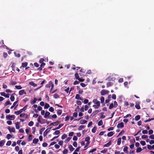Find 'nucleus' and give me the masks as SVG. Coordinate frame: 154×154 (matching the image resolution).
I'll return each mask as SVG.
<instances>
[{"mask_svg":"<svg viewBox=\"0 0 154 154\" xmlns=\"http://www.w3.org/2000/svg\"><path fill=\"white\" fill-rule=\"evenodd\" d=\"M28 106L27 105H26L24 106L23 109H20L19 111H15L14 112V113L16 114L17 115H18L21 113H22L23 111H25L27 108V106Z\"/></svg>","mask_w":154,"mask_h":154,"instance_id":"obj_1","label":"nucleus"},{"mask_svg":"<svg viewBox=\"0 0 154 154\" xmlns=\"http://www.w3.org/2000/svg\"><path fill=\"white\" fill-rule=\"evenodd\" d=\"M54 86V85L52 83L51 81H49L48 82V83L45 86L46 87V88H50L51 87V88L50 90V92H51V90H52V89L53 88Z\"/></svg>","mask_w":154,"mask_h":154,"instance_id":"obj_2","label":"nucleus"},{"mask_svg":"<svg viewBox=\"0 0 154 154\" xmlns=\"http://www.w3.org/2000/svg\"><path fill=\"white\" fill-rule=\"evenodd\" d=\"M6 118L10 120H14L15 117V116L14 115H8L6 116Z\"/></svg>","mask_w":154,"mask_h":154,"instance_id":"obj_3","label":"nucleus"},{"mask_svg":"<svg viewBox=\"0 0 154 154\" xmlns=\"http://www.w3.org/2000/svg\"><path fill=\"white\" fill-rule=\"evenodd\" d=\"M109 91H106L103 89L100 92L101 94L102 95H104L106 94H108L109 93Z\"/></svg>","mask_w":154,"mask_h":154,"instance_id":"obj_4","label":"nucleus"},{"mask_svg":"<svg viewBox=\"0 0 154 154\" xmlns=\"http://www.w3.org/2000/svg\"><path fill=\"white\" fill-rule=\"evenodd\" d=\"M28 65V63L26 62L22 63V65L20 66V68L22 69L24 67H26Z\"/></svg>","mask_w":154,"mask_h":154,"instance_id":"obj_5","label":"nucleus"},{"mask_svg":"<svg viewBox=\"0 0 154 154\" xmlns=\"http://www.w3.org/2000/svg\"><path fill=\"white\" fill-rule=\"evenodd\" d=\"M124 125L123 122L118 123L117 125V127L119 128H122L124 127Z\"/></svg>","mask_w":154,"mask_h":154,"instance_id":"obj_6","label":"nucleus"},{"mask_svg":"<svg viewBox=\"0 0 154 154\" xmlns=\"http://www.w3.org/2000/svg\"><path fill=\"white\" fill-rule=\"evenodd\" d=\"M8 128L10 133L11 132H15V129L13 127L11 128L9 126L8 127Z\"/></svg>","mask_w":154,"mask_h":154,"instance_id":"obj_7","label":"nucleus"},{"mask_svg":"<svg viewBox=\"0 0 154 154\" xmlns=\"http://www.w3.org/2000/svg\"><path fill=\"white\" fill-rule=\"evenodd\" d=\"M20 124V122H17L15 123L16 128L17 129H18L20 128L19 125Z\"/></svg>","mask_w":154,"mask_h":154,"instance_id":"obj_8","label":"nucleus"},{"mask_svg":"<svg viewBox=\"0 0 154 154\" xmlns=\"http://www.w3.org/2000/svg\"><path fill=\"white\" fill-rule=\"evenodd\" d=\"M24 94H26V93L25 92L24 90H22L19 91V94L20 95H23Z\"/></svg>","mask_w":154,"mask_h":154,"instance_id":"obj_9","label":"nucleus"},{"mask_svg":"<svg viewBox=\"0 0 154 154\" xmlns=\"http://www.w3.org/2000/svg\"><path fill=\"white\" fill-rule=\"evenodd\" d=\"M128 147L126 146H125V147L123 149V151L127 154H128Z\"/></svg>","mask_w":154,"mask_h":154,"instance_id":"obj_10","label":"nucleus"},{"mask_svg":"<svg viewBox=\"0 0 154 154\" xmlns=\"http://www.w3.org/2000/svg\"><path fill=\"white\" fill-rule=\"evenodd\" d=\"M5 140H2L0 141V146H2L5 143Z\"/></svg>","mask_w":154,"mask_h":154,"instance_id":"obj_11","label":"nucleus"},{"mask_svg":"<svg viewBox=\"0 0 154 154\" xmlns=\"http://www.w3.org/2000/svg\"><path fill=\"white\" fill-rule=\"evenodd\" d=\"M111 144V140L108 143L106 144L104 146V147H108Z\"/></svg>","mask_w":154,"mask_h":154,"instance_id":"obj_12","label":"nucleus"},{"mask_svg":"<svg viewBox=\"0 0 154 154\" xmlns=\"http://www.w3.org/2000/svg\"><path fill=\"white\" fill-rule=\"evenodd\" d=\"M114 134V133L113 131H110L107 134V136L109 137L112 136Z\"/></svg>","mask_w":154,"mask_h":154,"instance_id":"obj_13","label":"nucleus"},{"mask_svg":"<svg viewBox=\"0 0 154 154\" xmlns=\"http://www.w3.org/2000/svg\"><path fill=\"white\" fill-rule=\"evenodd\" d=\"M37 99L36 98H34V99L33 100H31L30 103L32 104H33L36 103Z\"/></svg>","mask_w":154,"mask_h":154,"instance_id":"obj_14","label":"nucleus"},{"mask_svg":"<svg viewBox=\"0 0 154 154\" xmlns=\"http://www.w3.org/2000/svg\"><path fill=\"white\" fill-rule=\"evenodd\" d=\"M48 129L49 128L46 129V130L44 132L43 135L44 137H45L46 136L48 133L49 131V130Z\"/></svg>","mask_w":154,"mask_h":154,"instance_id":"obj_15","label":"nucleus"},{"mask_svg":"<svg viewBox=\"0 0 154 154\" xmlns=\"http://www.w3.org/2000/svg\"><path fill=\"white\" fill-rule=\"evenodd\" d=\"M68 148L70 151H72L74 149V148H73L72 145H70L69 146Z\"/></svg>","mask_w":154,"mask_h":154,"instance_id":"obj_16","label":"nucleus"},{"mask_svg":"<svg viewBox=\"0 0 154 154\" xmlns=\"http://www.w3.org/2000/svg\"><path fill=\"white\" fill-rule=\"evenodd\" d=\"M50 114V113L48 111H46L44 117L45 118H46L47 117L49 116Z\"/></svg>","mask_w":154,"mask_h":154,"instance_id":"obj_17","label":"nucleus"},{"mask_svg":"<svg viewBox=\"0 0 154 154\" xmlns=\"http://www.w3.org/2000/svg\"><path fill=\"white\" fill-rule=\"evenodd\" d=\"M29 84L33 87H36L37 86V85L35 84L33 82H29Z\"/></svg>","mask_w":154,"mask_h":154,"instance_id":"obj_18","label":"nucleus"},{"mask_svg":"<svg viewBox=\"0 0 154 154\" xmlns=\"http://www.w3.org/2000/svg\"><path fill=\"white\" fill-rule=\"evenodd\" d=\"M138 104H137V102L136 103V104L135 105V107L136 108V109H140V106L139 105V102H138Z\"/></svg>","mask_w":154,"mask_h":154,"instance_id":"obj_19","label":"nucleus"},{"mask_svg":"<svg viewBox=\"0 0 154 154\" xmlns=\"http://www.w3.org/2000/svg\"><path fill=\"white\" fill-rule=\"evenodd\" d=\"M87 121L85 120H81L80 122V123L81 124H83L86 123Z\"/></svg>","mask_w":154,"mask_h":154,"instance_id":"obj_20","label":"nucleus"},{"mask_svg":"<svg viewBox=\"0 0 154 154\" xmlns=\"http://www.w3.org/2000/svg\"><path fill=\"white\" fill-rule=\"evenodd\" d=\"M38 141V139L34 138L33 140V143L34 144L37 143Z\"/></svg>","mask_w":154,"mask_h":154,"instance_id":"obj_21","label":"nucleus"},{"mask_svg":"<svg viewBox=\"0 0 154 154\" xmlns=\"http://www.w3.org/2000/svg\"><path fill=\"white\" fill-rule=\"evenodd\" d=\"M97 129V127L96 126H94L92 129V132L93 133H95Z\"/></svg>","mask_w":154,"mask_h":154,"instance_id":"obj_22","label":"nucleus"},{"mask_svg":"<svg viewBox=\"0 0 154 154\" xmlns=\"http://www.w3.org/2000/svg\"><path fill=\"white\" fill-rule=\"evenodd\" d=\"M11 103H10V101L8 100H7L5 103V106H6L8 105H11Z\"/></svg>","mask_w":154,"mask_h":154,"instance_id":"obj_23","label":"nucleus"},{"mask_svg":"<svg viewBox=\"0 0 154 154\" xmlns=\"http://www.w3.org/2000/svg\"><path fill=\"white\" fill-rule=\"evenodd\" d=\"M75 98L77 100H81V98L80 97V95L79 94H76L75 97Z\"/></svg>","mask_w":154,"mask_h":154,"instance_id":"obj_24","label":"nucleus"},{"mask_svg":"<svg viewBox=\"0 0 154 154\" xmlns=\"http://www.w3.org/2000/svg\"><path fill=\"white\" fill-rule=\"evenodd\" d=\"M121 138L120 137L118 139L117 141V145H120L121 143Z\"/></svg>","mask_w":154,"mask_h":154,"instance_id":"obj_25","label":"nucleus"},{"mask_svg":"<svg viewBox=\"0 0 154 154\" xmlns=\"http://www.w3.org/2000/svg\"><path fill=\"white\" fill-rule=\"evenodd\" d=\"M85 127V126L82 125H81L78 128V129L79 131H80L82 130V129L84 128Z\"/></svg>","mask_w":154,"mask_h":154,"instance_id":"obj_26","label":"nucleus"},{"mask_svg":"<svg viewBox=\"0 0 154 154\" xmlns=\"http://www.w3.org/2000/svg\"><path fill=\"white\" fill-rule=\"evenodd\" d=\"M104 114V112H101L100 113L101 116H100V118L101 119H103L105 118V116L104 115H103Z\"/></svg>","mask_w":154,"mask_h":154,"instance_id":"obj_27","label":"nucleus"},{"mask_svg":"<svg viewBox=\"0 0 154 154\" xmlns=\"http://www.w3.org/2000/svg\"><path fill=\"white\" fill-rule=\"evenodd\" d=\"M140 116L139 115L136 116L135 117V119L136 121L139 120L140 119Z\"/></svg>","mask_w":154,"mask_h":154,"instance_id":"obj_28","label":"nucleus"},{"mask_svg":"<svg viewBox=\"0 0 154 154\" xmlns=\"http://www.w3.org/2000/svg\"><path fill=\"white\" fill-rule=\"evenodd\" d=\"M142 151V149L141 147H138L136 149V152H139Z\"/></svg>","mask_w":154,"mask_h":154,"instance_id":"obj_29","label":"nucleus"},{"mask_svg":"<svg viewBox=\"0 0 154 154\" xmlns=\"http://www.w3.org/2000/svg\"><path fill=\"white\" fill-rule=\"evenodd\" d=\"M17 83L16 82L12 81L11 82L10 84V85H15Z\"/></svg>","mask_w":154,"mask_h":154,"instance_id":"obj_30","label":"nucleus"},{"mask_svg":"<svg viewBox=\"0 0 154 154\" xmlns=\"http://www.w3.org/2000/svg\"><path fill=\"white\" fill-rule=\"evenodd\" d=\"M60 132L59 130L56 131L53 134L58 135L60 133Z\"/></svg>","mask_w":154,"mask_h":154,"instance_id":"obj_31","label":"nucleus"},{"mask_svg":"<svg viewBox=\"0 0 154 154\" xmlns=\"http://www.w3.org/2000/svg\"><path fill=\"white\" fill-rule=\"evenodd\" d=\"M51 124L54 126H56L58 124V122H56L52 123Z\"/></svg>","mask_w":154,"mask_h":154,"instance_id":"obj_32","label":"nucleus"},{"mask_svg":"<svg viewBox=\"0 0 154 154\" xmlns=\"http://www.w3.org/2000/svg\"><path fill=\"white\" fill-rule=\"evenodd\" d=\"M32 135H30L28 138V140L29 141L32 140Z\"/></svg>","mask_w":154,"mask_h":154,"instance_id":"obj_33","label":"nucleus"},{"mask_svg":"<svg viewBox=\"0 0 154 154\" xmlns=\"http://www.w3.org/2000/svg\"><path fill=\"white\" fill-rule=\"evenodd\" d=\"M75 76L76 79H78L80 78L77 72H76L75 74Z\"/></svg>","mask_w":154,"mask_h":154,"instance_id":"obj_34","label":"nucleus"},{"mask_svg":"<svg viewBox=\"0 0 154 154\" xmlns=\"http://www.w3.org/2000/svg\"><path fill=\"white\" fill-rule=\"evenodd\" d=\"M12 137V136L10 134H8L6 136V138L8 140L9 139Z\"/></svg>","mask_w":154,"mask_h":154,"instance_id":"obj_35","label":"nucleus"},{"mask_svg":"<svg viewBox=\"0 0 154 154\" xmlns=\"http://www.w3.org/2000/svg\"><path fill=\"white\" fill-rule=\"evenodd\" d=\"M49 107V105L47 103H46L45 105L44 108L45 109H48Z\"/></svg>","mask_w":154,"mask_h":154,"instance_id":"obj_36","label":"nucleus"},{"mask_svg":"<svg viewBox=\"0 0 154 154\" xmlns=\"http://www.w3.org/2000/svg\"><path fill=\"white\" fill-rule=\"evenodd\" d=\"M68 152V150L67 149H65L63 151V154H67Z\"/></svg>","mask_w":154,"mask_h":154,"instance_id":"obj_37","label":"nucleus"},{"mask_svg":"<svg viewBox=\"0 0 154 154\" xmlns=\"http://www.w3.org/2000/svg\"><path fill=\"white\" fill-rule=\"evenodd\" d=\"M57 114L58 115H61L62 113V111L61 110L58 109L57 110Z\"/></svg>","mask_w":154,"mask_h":154,"instance_id":"obj_38","label":"nucleus"},{"mask_svg":"<svg viewBox=\"0 0 154 154\" xmlns=\"http://www.w3.org/2000/svg\"><path fill=\"white\" fill-rule=\"evenodd\" d=\"M14 54L15 55V56L17 57H20V54L17 53L16 52H14Z\"/></svg>","mask_w":154,"mask_h":154,"instance_id":"obj_39","label":"nucleus"},{"mask_svg":"<svg viewBox=\"0 0 154 154\" xmlns=\"http://www.w3.org/2000/svg\"><path fill=\"white\" fill-rule=\"evenodd\" d=\"M90 139V138L89 137H87L85 138V141L87 142H90V141H89Z\"/></svg>","mask_w":154,"mask_h":154,"instance_id":"obj_40","label":"nucleus"},{"mask_svg":"<svg viewBox=\"0 0 154 154\" xmlns=\"http://www.w3.org/2000/svg\"><path fill=\"white\" fill-rule=\"evenodd\" d=\"M45 129V128H43L40 129L39 131V134H42V131H43Z\"/></svg>","mask_w":154,"mask_h":154,"instance_id":"obj_41","label":"nucleus"},{"mask_svg":"<svg viewBox=\"0 0 154 154\" xmlns=\"http://www.w3.org/2000/svg\"><path fill=\"white\" fill-rule=\"evenodd\" d=\"M67 136V135L66 134H64L61 137V139L63 140Z\"/></svg>","mask_w":154,"mask_h":154,"instance_id":"obj_42","label":"nucleus"},{"mask_svg":"<svg viewBox=\"0 0 154 154\" xmlns=\"http://www.w3.org/2000/svg\"><path fill=\"white\" fill-rule=\"evenodd\" d=\"M54 97L55 99H57L59 98V96L58 94H55L54 95Z\"/></svg>","mask_w":154,"mask_h":154,"instance_id":"obj_43","label":"nucleus"},{"mask_svg":"<svg viewBox=\"0 0 154 154\" xmlns=\"http://www.w3.org/2000/svg\"><path fill=\"white\" fill-rule=\"evenodd\" d=\"M154 120V118H151V119H148L144 121L145 122H149L151 120Z\"/></svg>","mask_w":154,"mask_h":154,"instance_id":"obj_44","label":"nucleus"},{"mask_svg":"<svg viewBox=\"0 0 154 154\" xmlns=\"http://www.w3.org/2000/svg\"><path fill=\"white\" fill-rule=\"evenodd\" d=\"M103 124V122L102 120L100 121L98 123V126H101Z\"/></svg>","mask_w":154,"mask_h":154,"instance_id":"obj_45","label":"nucleus"},{"mask_svg":"<svg viewBox=\"0 0 154 154\" xmlns=\"http://www.w3.org/2000/svg\"><path fill=\"white\" fill-rule=\"evenodd\" d=\"M34 124V122L33 121H30L28 124V125L30 126H32Z\"/></svg>","mask_w":154,"mask_h":154,"instance_id":"obj_46","label":"nucleus"},{"mask_svg":"<svg viewBox=\"0 0 154 154\" xmlns=\"http://www.w3.org/2000/svg\"><path fill=\"white\" fill-rule=\"evenodd\" d=\"M10 99L11 101H13L15 99L14 97V96L11 95V97H10Z\"/></svg>","mask_w":154,"mask_h":154,"instance_id":"obj_47","label":"nucleus"},{"mask_svg":"<svg viewBox=\"0 0 154 154\" xmlns=\"http://www.w3.org/2000/svg\"><path fill=\"white\" fill-rule=\"evenodd\" d=\"M15 87L17 89H20L22 88V87L20 85H16Z\"/></svg>","mask_w":154,"mask_h":154,"instance_id":"obj_48","label":"nucleus"},{"mask_svg":"<svg viewBox=\"0 0 154 154\" xmlns=\"http://www.w3.org/2000/svg\"><path fill=\"white\" fill-rule=\"evenodd\" d=\"M11 143V141L9 140L7 141L6 145L8 146H10Z\"/></svg>","mask_w":154,"mask_h":154,"instance_id":"obj_49","label":"nucleus"},{"mask_svg":"<svg viewBox=\"0 0 154 154\" xmlns=\"http://www.w3.org/2000/svg\"><path fill=\"white\" fill-rule=\"evenodd\" d=\"M45 61L44 59L42 58H41L39 61V63H44L43 62Z\"/></svg>","mask_w":154,"mask_h":154,"instance_id":"obj_50","label":"nucleus"},{"mask_svg":"<svg viewBox=\"0 0 154 154\" xmlns=\"http://www.w3.org/2000/svg\"><path fill=\"white\" fill-rule=\"evenodd\" d=\"M140 144L143 146H145L146 143L145 141H141L140 142Z\"/></svg>","mask_w":154,"mask_h":154,"instance_id":"obj_51","label":"nucleus"},{"mask_svg":"<svg viewBox=\"0 0 154 154\" xmlns=\"http://www.w3.org/2000/svg\"><path fill=\"white\" fill-rule=\"evenodd\" d=\"M104 98L103 97H101L100 98L101 103H103L104 102Z\"/></svg>","mask_w":154,"mask_h":154,"instance_id":"obj_52","label":"nucleus"},{"mask_svg":"<svg viewBox=\"0 0 154 154\" xmlns=\"http://www.w3.org/2000/svg\"><path fill=\"white\" fill-rule=\"evenodd\" d=\"M114 106L113 105V103H112L109 106V109H111Z\"/></svg>","mask_w":154,"mask_h":154,"instance_id":"obj_53","label":"nucleus"},{"mask_svg":"<svg viewBox=\"0 0 154 154\" xmlns=\"http://www.w3.org/2000/svg\"><path fill=\"white\" fill-rule=\"evenodd\" d=\"M97 113V111L95 110L94 111L92 114H91V116H94L95 115H96Z\"/></svg>","mask_w":154,"mask_h":154,"instance_id":"obj_54","label":"nucleus"},{"mask_svg":"<svg viewBox=\"0 0 154 154\" xmlns=\"http://www.w3.org/2000/svg\"><path fill=\"white\" fill-rule=\"evenodd\" d=\"M49 110L50 112H54V109L53 107H51L49 108Z\"/></svg>","mask_w":154,"mask_h":154,"instance_id":"obj_55","label":"nucleus"},{"mask_svg":"<svg viewBox=\"0 0 154 154\" xmlns=\"http://www.w3.org/2000/svg\"><path fill=\"white\" fill-rule=\"evenodd\" d=\"M107 151V149H104V150H103L101 151V152L102 153H105Z\"/></svg>","mask_w":154,"mask_h":154,"instance_id":"obj_56","label":"nucleus"},{"mask_svg":"<svg viewBox=\"0 0 154 154\" xmlns=\"http://www.w3.org/2000/svg\"><path fill=\"white\" fill-rule=\"evenodd\" d=\"M41 117V116H39L38 117V119H37V121L38 122H39L41 124H42V123L41 122V121L40 120Z\"/></svg>","mask_w":154,"mask_h":154,"instance_id":"obj_57","label":"nucleus"},{"mask_svg":"<svg viewBox=\"0 0 154 154\" xmlns=\"http://www.w3.org/2000/svg\"><path fill=\"white\" fill-rule=\"evenodd\" d=\"M48 145V144L46 142L43 143L42 144V146L43 147H46Z\"/></svg>","mask_w":154,"mask_h":154,"instance_id":"obj_58","label":"nucleus"},{"mask_svg":"<svg viewBox=\"0 0 154 154\" xmlns=\"http://www.w3.org/2000/svg\"><path fill=\"white\" fill-rule=\"evenodd\" d=\"M112 85V83L111 82H108L107 83V87H110V86H111Z\"/></svg>","mask_w":154,"mask_h":154,"instance_id":"obj_59","label":"nucleus"},{"mask_svg":"<svg viewBox=\"0 0 154 154\" xmlns=\"http://www.w3.org/2000/svg\"><path fill=\"white\" fill-rule=\"evenodd\" d=\"M100 106H99L97 105H94L93 106V107L95 109H98Z\"/></svg>","mask_w":154,"mask_h":154,"instance_id":"obj_60","label":"nucleus"},{"mask_svg":"<svg viewBox=\"0 0 154 154\" xmlns=\"http://www.w3.org/2000/svg\"><path fill=\"white\" fill-rule=\"evenodd\" d=\"M153 131L152 129L149 130L148 131V133H149V135H150V134H152L153 133Z\"/></svg>","mask_w":154,"mask_h":154,"instance_id":"obj_61","label":"nucleus"},{"mask_svg":"<svg viewBox=\"0 0 154 154\" xmlns=\"http://www.w3.org/2000/svg\"><path fill=\"white\" fill-rule=\"evenodd\" d=\"M63 140H60L58 142V144L60 146H62L63 145Z\"/></svg>","mask_w":154,"mask_h":154,"instance_id":"obj_62","label":"nucleus"},{"mask_svg":"<svg viewBox=\"0 0 154 154\" xmlns=\"http://www.w3.org/2000/svg\"><path fill=\"white\" fill-rule=\"evenodd\" d=\"M148 137L147 135H142L141 137V138L142 139L147 138H148Z\"/></svg>","mask_w":154,"mask_h":154,"instance_id":"obj_63","label":"nucleus"},{"mask_svg":"<svg viewBox=\"0 0 154 154\" xmlns=\"http://www.w3.org/2000/svg\"><path fill=\"white\" fill-rule=\"evenodd\" d=\"M149 138L152 139H154V134H152L149 136Z\"/></svg>","mask_w":154,"mask_h":154,"instance_id":"obj_64","label":"nucleus"}]
</instances>
